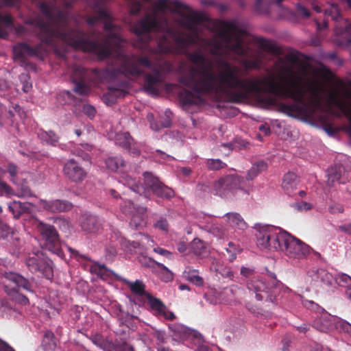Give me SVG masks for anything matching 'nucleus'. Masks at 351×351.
<instances>
[{
    "label": "nucleus",
    "mask_w": 351,
    "mask_h": 351,
    "mask_svg": "<svg viewBox=\"0 0 351 351\" xmlns=\"http://www.w3.org/2000/svg\"><path fill=\"white\" fill-rule=\"evenodd\" d=\"M187 58L195 66L179 77L182 85L194 93L183 89L179 99L183 106L199 105L204 103L203 96L214 95L217 100H227L239 104L250 95H260L268 93L272 95L260 97L259 101L266 106H277L279 112L290 117L302 112L305 105L306 90L302 78L289 70V83L281 84L274 78L253 76L241 78L239 68L229 62L218 59L220 68L217 73L213 70V63L200 52H191Z\"/></svg>",
    "instance_id": "f257e3e1"
},
{
    "label": "nucleus",
    "mask_w": 351,
    "mask_h": 351,
    "mask_svg": "<svg viewBox=\"0 0 351 351\" xmlns=\"http://www.w3.org/2000/svg\"><path fill=\"white\" fill-rule=\"evenodd\" d=\"M117 67L100 69H88L81 66H75L71 73V80L75 84L73 90L80 95H87L90 91L92 84L101 81L103 77L110 80L124 77H138L143 74L141 66L152 71V74L144 75V88L152 95H158V88L162 82V71L169 64L165 62H153L147 56L128 55L123 52H118L116 60Z\"/></svg>",
    "instance_id": "f03ea898"
},
{
    "label": "nucleus",
    "mask_w": 351,
    "mask_h": 351,
    "mask_svg": "<svg viewBox=\"0 0 351 351\" xmlns=\"http://www.w3.org/2000/svg\"><path fill=\"white\" fill-rule=\"evenodd\" d=\"M41 12L49 19L48 21L36 17L29 19L26 24L35 27L38 30V38L40 43L34 47L21 43L14 47L16 58L23 60L25 56H36L44 59L47 53L46 45L56 46V40H61L75 49L88 50L94 47L93 43L84 40V34L79 28L69 25L68 14L62 11L53 13L49 6L43 3L40 5Z\"/></svg>",
    "instance_id": "7ed1b4c3"
},
{
    "label": "nucleus",
    "mask_w": 351,
    "mask_h": 351,
    "mask_svg": "<svg viewBox=\"0 0 351 351\" xmlns=\"http://www.w3.org/2000/svg\"><path fill=\"white\" fill-rule=\"evenodd\" d=\"M132 31L141 40L144 47H147L152 40V32L162 34L156 41L157 47L150 49L155 54L172 53L173 49L171 39L181 47H185L191 43L189 38L171 27L166 19H159L155 14H147L136 21L132 26Z\"/></svg>",
    "instance_id": "20e7f679"
},
{
    "label": "nucleus",
    "mask_w": 351,
    "mask_h": 351,
    "mask_svg": "<svg viewBox=\"0 0 351 351\" xmlns=\"http://www.w3.org/2000/svg\"><path fill=\"white\" fill-rule=\"evenodd\" d=\"M256 237V245L259 248L280 251L291 258H304L311 250V248L301 240L274 226L260 227Z\"/></svg>",
    "instance_id": "39448f33"
},
{
    "label": "nucleus",
    "mask_w": 351,
    "mask_h": 351,
    "mask_svg": "<svg viewBox=\"0 0 351 351\" xmlns=\"http://www.w3.org/2000/svg\"><path fill=\"white\" fill-rule=\"evenodd\" d=\"M96 16L99 21H104V30L106 34L101 38L91 37L95 33L93 30L90 33H87L85 31L79 29L84 34V40L87 43H93L94 47L88 50H82L84 52H88L93 53L97 56L99 60H104L110 57L112 54V47H119L123 39L121 36V28L119 26L114 25L111 21V18L108 11L105 9L100 8L97 10Z\"/></svg>",
    "instance_id": "423d86ee"
},
{
    "label": "nucleus",
    "mask_w": 351,
    "mask_h": 351,
    "mask_svg": "<svg viewBox=\"0 0 351 351\" xmlns=\"http://www.w3.org/2000/svg\"><path fill=\"white\" fill-rule=\"evenodd\" d=\"M216 27L218 29L217 36L221 41L213 39L209 42L208 45L212 46L210 53L213 55H219L223 48L242 57H247L250 54L251 49L243 44L241 37L243 31L238 28L235 23L218 21Z\"/></svg>",
    "instance_id": "0eeeda50"
},
{
    "label": "nucleus",
    "mask_w": 351,
    "mask_h": 351,
    "mask_svg": "<svg viewBox=\"0 0 351 351\" xmlns=\"http://www.w3.org/2000/svg\"><path fill=\"white\" fill-rule=\"evenodd\" d=\"M144 183H139L138 180L126 175L124 178L125 184L133 191L139 195L146 196L147 189H150L158 197L169 199L174 196V191L167 186L162 183L158 178L154 176L151 173L145 172L143 174Z\"/></svg>",
    "instance_id": "6e6552de"
},
{
    "label": "nucleus",
    "mask_w": 351,
    "mask_h": 351,
    "mask_svg": "<svg viewBox=\"0 0 351 351\" xmlns=\"http://www.w3.org/2000/svg\"><path fill=\"white\" fill-rule=\"evenodd\" d=\"M25 265L32 274L38 273L48 280L53 277V262L42 250L34 249L29 253Z\"/></svg>",
    "instance_id": "1a4fd4ad"
},
{
    "label": "nucleus",
    "mask_w": 351,
    "mask_h": 351,
    "mask_svg": "<svg viewBox=\"0 0 351 351\" xmlns=\"http://www.w3.org/2000/svg\"><path fill=\"white\" fill-rule=\"evenodd\" d=\"M245 180L237 174H229L221 177L213 184L210 192L221 197H228L238 190H243Z\"/></svg>",
    "instance_id": "9d476101"
},
{
    "label": "nucleus",
    "mask_w": 351,
    "mask_h": 351,
    "mask_svg": "<svg viewBox=\"0 0 351 351\" xmlns=\"http://www.w3.org/2000/svg\"><path fill=\"white\" fill-rule=\"evenodd\" d=\"M38 228L43 241V247L60 257L63 256L64 253L59 234L55 227L50 224L40 222Z\"/></svg>",
    "instance_id": "9b49d317"
},
{
    "label": "nucleus",
    "mask_w": 351,
    "mask_h": 351,
    "mask_svg": "<svg viewBox=\"0 0 351 351\" xmlns=\"http://www.w3.org/2000/svg\"><path fill=\"white\" fill-rule=\"evenodd\" d=\"M275 283V279L268 280L263 277L257 276L247 281V287L250 292L255 294L256 300L271 301V293Z\"/></svg>",
    "instance_id": "f8f14e48"
},
{
    "label": "nucleus",
    "mask_w": 351,
    "mask_h": 351,
    "mask_svg": "<svg viewBox=\"0 0 351 351\" xmlns=\"http://www.w3.org/2000/svg\"><path fill=\"white\" fill-rule=\"evenodd\" d=\"M3 284L4 289L15 288L22 289L24 291L34 293V278H26L22 275L15 272H5L3 276Z\"/></svg>",
    "instance_id": "ddd939ff"
},
{
    "label": "nucleus",
    "mask_w": 351,
    "mask_h": 351,
    "mask_svg": "<svg viewBox=\"0 0 351 351\" xmlns=\"http://www.w3.org/2000/svg\"><path fill=\"white\" fill-rule=\"evenodd\" d=\"M324 14L337 23L335 26L336 34L343 37L346 43H351V22L342 18L337 5H331L325 10Z\"/></svg>",
    "instance_id": "4468645a"
},
{
    "label": "nucleus",
    "mask_w": 351,
    "mask_h": 351,
    "mask_svg": "<svg viewBox=\"0 0 351 351\" xmlns=\"http://www.w3.org/2000/svg\"><path fill=\"white\" fill-rule=\"evenodd\" d=\"M63 173L69 180L75 183L83 182L87 176L85 169L73 158L68 160L64 164Z\"/></svg>",
    "instance_id": "2eb2a0df"
},
{
    "label": "nucleus",
    "mask_w": 351,
    "mask_h": 351,
    "mask_svg": "<svg viewBox=\"0 0 351 351\" xmlns=\"http://www.w3.org/2000/svg\"><path fill=\"white\" fill-rule=\"evenodd\" d=\"M121 206V210L126 215H132V219L130 222V226L137 229L143 226L144 222V215L147 211L146 207L135 206L130 200L125 201Z\"/></svg>",
    "instance_id": "dca6fc26"
},
{
    "label": "nucleus",
    "mask_w": 351,
    "mask_h": 351,
    "mask_svg": "<svg viewBox=\"0 0 351 351\" xmlns=\"http://www.w3.org/2000/svg\"><path fill=\"white\" fill-rule=\"evenodd\" d=\"M327 176V185L331 187L336 183H346L350 178V172L342 165H335L328 169Z\"/></svg>",
    "instance_id": "f3484780"
},
{
    "label": "nucleus",
    "mask_w": 351,
    "mask_h": 351,
    "mask_svg": "<svg viewBox=\"0 0 351 351\" xmlns=\"http://www.w3.org/2000/svg\"><path fill=\"white\" fill-rule=\"evenodd\" d=\"M128 82L121 81L117 85H110L108 88V92L103 95L102 100L108 105L114 104L118 98L124 97L128 94Z\"/></svg>",
    "instance_id": "a211bd4d"
},
{
    "label": "nucleus",
    "mask_w": 351,
    "mask_h": 351,
    "mask_svg": "<svg viewBox=\"0 0 351 351\" xmlns=\"http://www.w3.org/2000/svg\"><path fill=\"white\" fill-rule=\"evenodd\" d=\"M38 204L44 210L54 213L66 212L70 210L73 207V204L69 201L61 199L50 201L40 199Z\"/></svg>",
    "instance_id": "6ab92c4d"
},
{
    "label": "nucleus",
    "mask_w": 351,
    "mask_h": 351,
    "mask_svg": "<svg viewBox=\"0 0 351 351\" xmlns=\"http://www.w3.org/2000/svg\"><path fill=\"white\" fill-rule=\"evenodd\" d=\"M80 227L86 233H97L101 228L99 219L93 215L85 214L80 217Z\"/></svg>",
    "instance_id": "aec40b11"
},
{
    "label": "nucleus",
    "mask_w": 351,
    "mask_h": 351,
    "mask_svg": "<svg viewBox=\"0 0 351 351\" xmlns=\"http://www.w3.org/2000/svg\"><path fill=\"white\" fill-rule=\"evenodd\" d=\"M33 207V204L29 202L12 201L8 204V210L14 219H19L24 213L30 214Z\"/></svg>",
    "instance_id": "412c9836"
},
{
    "label": "nucleus",
    "mask_w": 351,
    "mask_h": 351,
    "mask_svg": "<svg viewBox=\"0 0 351 351\" xmlns=\"http://www.w3.org/2000/svg\"><path fill=\"white\" fill-rule=\"evenodd\" d=\"M17 4V0H0V7H14ZM12 25V19L10 14L2 15L0 13V37L3 38L6 33L4 27H10Z\"/></svg>",
    "instance_id": "4be33fe9"
},
{
    "label": "nucleus",
    "mask_w": 351,
    "mask_h": 351,
    "mask_svg": "<svg viewBox=\"0 0 351 351\" xmlns=\"http://www.w3.org/2000/svg\"><path fill=\"white\" fill-rule=\"evenodd\" d=\"M298 184V178L294 173L288 172L284 175L282 187L289 195H293Z\"/></svg>",
    "instance_id": "5701e85b"
},
{
    "label": "nucleus",
    "mask_w": 351,
    "mask_h": 351,
    "mask_svg": "<svg viewBox=\"0 0 351 351\" xmlns=\"http://www.w3.org/2000/svg\"><path fill=\"white\" fill-rule=\"evenodd\" d=\"M253 41L258 48L269 53L278 54L280 52V49L277 45L273 44L266 38L263 37H254Z\"/></svg>",
    "instance_id": "b1692460"
},
{
    "label": "nucleus",
    "mask_w": 351,
    "mask_h": 351,
    "mask_svg": "<svg viewBox=\"0 0 351 351\" xmlns=\"http://www.w3.org/2000/svg\"><path fill=\"white\" fill-rule=\"evenodd\" d=\"M314 280L319 282L321 286L330 287L333 284L335 278L326 269H318L314 275Z\"/></svg>",
    "instance_id": "393cba45"
},
{
    "label": "nucleus",
    "mask_w": 351,
    "mask_h": 351,
    "mask_svg": "<svg viewBox=\"0 0 351 351\" xmlns=\"http://www.w3.org/2000/svg\"><path fill=\"white\" fill-rule=\"evenodd\" d=\"M90 271L91 274L97 275L101 279H107L112 275H114V272L107 268L105 265L99 264L97 262H93L90 267Z\"/></svg>",
    "instance_id": "a878e982"
},
{
    "label": "nucleus",
    "mask_w": 351,
    "mask_h": 351,
    "mask_svg": "<svg viewBox=\"0 0 351 351\" xmlns=\"http://www.w3.org/2000/svg\"><path fill=\"white\" fill-rule=\"evenodd\" d=\"M329 99L332 103H338L339 108L343 112L349 121L348 132L351 135V105L343 103L339 101L338 96L336 93H332L329 95Z\"/></svg>",
    "instance_id": "bb28decb"
},
{
    "label": "nucleus",
    "mask_w": 351,
    "mask_h": 351,
    "mask_svg": "<svg viewBox=\"0 0 351 351\" xmlns=\"http://www.w3.org/2000/svg\"><path fill=\"white\" fill-rule=\"evenodd\" d=\"M23 244L24 242L19 234L12 232L9 247L10 254L18 257L23 251Z\"/></svg>",
    "instance_id": "cd10ccee"
},
{
    "label": "nucleus",
    "mask_w": 351,
    "mask_h": 351,
    "mask_svg": "<svg viewBox=\"0 0 351 351\" xmlns=\"http://www.w3.org/2000/svg\"><path fill=\"white\" fill-rule=\"evenodd\" d=\"M105 164L108 169L114 172H121L125 166V162L121 156L108 157L105 160Z\"/></svg>",
    "instance_id": "c85d7f7f"
},
{
    "label": "nucleus",
    "mask_w": 351,
    "mask_h": 351,
    "mask_svg": "<svg viewBox=\"0 0 351 351\" xmlns=\"http://www.w3.org/2000/svg\"><path fill=\"white\" fill-rule=\"evenodd\" d=\"M224 217L227 218L228 223L239 230H245L247 227V223L240 214L237 213H228L224 215Z\"/></svg>",
    "instance_id": "c756f323"
},
{
    "label": "nucleus",
    "mask_w": 351,
    "mask_h": 351,
    "mask_svg": "<svg viewBox=\"0 0 351 351\" xmlns=\"http://www.w3.org/2000/svg\"><path fill=\"white\" fill-rule=\"evenodd\" d=\"M41 348L44 351H54L56 348V338L53 332L47 330L43 337Z\"/></svg>",
    "instance_id": "7c9ffc66"
},
{
    "label": "nucleus",
    "mask_w": 351,
    "mask_h": 351,
    "mask_svg": "<svg viewBox=\"0 0 351 351\" xmlns=\"http://www.w3.org/2000/svg\"><path fill=\"white\" fill-rule=\"evenodd\" d=\"M315 23L317 26V33L311 38V44L315 47H317L322 43L324 39V35L322 31L328 27V21L324 20L322 23H320L319 21H316Z\"/></svg>",
    "instance_id": "2f4dec72"
},
{
    "label": "nucleus",
    "mask_w": 351,
    "mask_h": 351,
    "mask_svg": "<svg viewBox=\"0 0 351 351\" xmlns=\"http://www.w3.org/2000/svg\"><path fill=\"white\" fill-rule=\"evenodd\" d=\"M38 136L42 141L43 143L53 146L56 145L59 139L58 135L51 130L48 132L40 130L38 133Z\"/></svg>",
    "instance_id": "473e14b6"
},
{
    "label": "nucleus",
    "mask_w": 351,
    "mask_h": 351,
    "mask_svg": "<svg viewBox=\"0 0 351 351\" xmlns=\"http://www.w3.org/2000/svg\"><path fill=\"white\" fill-rule=\"evenodd\" d=\"M125 282L129 287L131 291L135 295L147 296V293L145 292V285L142 281L139 280H136L134 282L125 280Z\"/></svg>",
    "instance_id": "72a5a7b5"
},
{
    "label": "nucleus",
    "mask_w": 351,
    "mask_h": 351,
    "mask_svg": "<svg viewBox=\"0 0 351 351\" xmlns=\"http://www.w3.org/2000/svg\"><path fill=\"white\" fill-rule=\"evenodd\" d=\"M184 276L188 281L196 286L201 287L204 285V279L199 276V272L196 269H189V270L184 271Z\"/></svg>",
    "instance_id": "f704fd0d"
},
{
    "label": "nucleus",
    "mask_w": 351,
    "mask_h": 351,
    "mask_svg": "<svg viewBox=\"0 0 351 351\" xmlns=\"http://www.w3.org/2000/svg\"><path fill=\"white\" fill-rule=\"evenodd\" d=\"M147 302L152 310L156 311L157 315L160 313H163V310L166 308L165 304L158 298H154L150 294H147Z\"/></svg>",
    "instance_id": "c9c22d12"
},
{
    "label": "nucleus",
    "mask_w": 351,
    "mask_h": 351,
    "mask_svg": "<svg viewBox=\"0 0 351 351\" xmlns=\"http://www.w3.org/2000/svg\"><path fill=\"white\" fill-rule=\"evenodd\" d=\"M5 292L9 295L12 299L16 302L25 305L29 303L27 297L19 293V290L15 288L5 289Z\"/></svg>",
    "instance_id": "e433bc0d"
},
{
    "label": "nucleus",
    "mask_w": 351,
    "mask_h": 351,
    "mask_svg": "<svg viewBox=\"0 0 351 351\" xmlns=\"http://www.w3.org/2000/svg\"><path fill=\"white\" fill-rule=\"evenodd\" d=\"M241 64L246 71H258L262 68L263 61L258 58H256L254 60L243 59L241 61Z\"/></svg>",
    "instance_id": "4c0bfd02"
},
{
    "label": "nucleus",
    "mask_w": 351,
    "mask_h": 351,
    "mask_svg": "<svg viewBox=\"0 0 351 351\" xmlns=\"http://www.w3.org/2000/svg\"><path fill=\"white\" fill-rule=\"evenodd\" d=\"M306 83L308 85V90L311 95L315 98H319L320 94L324 90L323 86L317 80H306Z\"/></svg>",
    "instance_id": "58836bf2"
},
{
    "label": "nucleus",
    "mask_w": 351,
    "mask_h": 351,
    "mask_svg": "<svg viewBox=\"0 0 351 351\" xmlns=\"http://www.w3.org/2000/svg\"><path fill=\"white\" fill-rule=\"evenodd\" d=\"M138 258V262L143 267L150 269L154 273L157 271L160 263L143 255L139 256Z\"/></svg>",
    "instance_id": "ea45409f"
},
{
    "label": "nucleus",
    "mask_w": 351,
    "mask_h": 351,
    "mask_svg": "<svg viewBox=\"0 0 351 351\" xmlns=\"http://www.w3.org/2000/svg\"><path fill=\"white\" fill-rule=\"evenodd\" d=\"M191 248L193 253L197 256H203L206 252L205 243L199 239H193L191 243Z\"/></svg>",
    "instance_id": "a19ab883"
},
{
    "label": "nucleus",
    "mask_w": 351,
    "mask_h": 351,
    "mask_svg": "<svg viewBox=\"0 0 351 351\" xmlns=\"http://www.w3.org/2000/svg\"><path fill=\"white\" fill-rule=\"evenodd\" d=\"M154 273L157 274L161 280L165 282H168L173 279L172 272L162 263L159 264L157 271Z\"/></svg>",
    "instance_id": "79ce46f5"
},
{
    "label": "nucleus",
    "mask_w": 351,
    "mask_h": 351,
    "mask_svg": "<svg viewBox=\"0 0 351 351\" xmlns=\"http://www.w3.org/2000/svg\"><path fill=\"white\" fill-rule=\"evenodd\" d=\"M116 141L123 147L128 148L130 146L132 138L128 132H124L117 135Z\"/></svg>",
    "instance_id": "37998d69"
},
{
    "label": "nucleus",
    "mask_w": 351,
    "mask_h": 351,
    "mask_svg": "<svg viewBox=\"0 0 351 351\" xmlns=\"http://www.w3.org/2000/svg\"><path fill=\"white\" fill-rule=\"evenodd\" d=\"M167 120L165 121V122H162L160 123V125H158V124H156L154 123L152 121L154 119V115L153 114H149L147 115V119L150 122V127L152 129L156 130V131H158L159 130H160L161 128H168V127H170L171 125V120L169 118L168 115L167 114Z\"/></svg>",
    "instance_id": "c03bdc74"
},
{
    "label": "nucleus",
    "mask_w": 351,
    "mask_h": 351,
    "mask_svg": "<svg viewBox=\"0 0 351 351\" xmlns=\"http://www.w3.org/2000/svg\"><path fill=\"white\" fill-rule=\"evenodd\" d=\"M6 171L9 173L10 177V180L16 184H19L18 180V174H19V169L16 165L13 163H9L6 167Z\"/></svg>",
    "instance_id": "a18cd8bd"
},
{
    "label": "nucleus",
    "mask_w": 351,
    "mask_h": 351,
    "mask_svg": "<svg viewBox=\"0 0 351 351\" xmlns=\"http://www.w3.org/2000/svg\"><path fill=\"white\" fill-rule=\"evenodd\" d=\"M291 207L298 212H306L313 208V205L306 202H299L291 204Z\"/></svg>",
    "instance_id": "49530a36"
},
{
    "label": "nucleus",
    "mask_w": 351,
    "mask_h": 351,
    "mask_svg": "<svg viewBox=\"0 0 351 351\" xmlns=\"http://www.w3.org/2000/svg\"><path fill=\"white\" fill-rule=\"evenodd\" d=\"M206 165L210 170H219L225 167L226 164L219 159H208Z\"/></svg>",
    "instance_id": "de8ad7c7"
},
{
    "label": "nucleus",
    "mask_w": 351,
    "mask_h": 351,
    "mask_svg": "<svg viewBox=\"0 0 351 351\" xmlns=\"http://www.w3.org/2000/svg\"><path fill=\"white\" fill-rule=\"evenodd\" d=\"M340 286H351V277L346 274H341L336 278Z\"/></svg>",
    "instance_id": "09e8293b"
},
{
    "label": "nucleus",
    "mask_w": 351,
    "mask_h": 351,
    "mask_svg": "<svg viewBox=\"0 0 351 351\" xmlns=\"http://www.w3.org/2000/svg\"><path fill=\"white\" fill-rule=\"evenodd\" d=\"M226 252L229 254L230 261H233L237 257V246L232 242L228 243V247L226 248Z\"/></svg>",
    "instance_id": "8fccbe9b"
},
{
    "label": "nucleus",
    "mask_w": 351,
    "mask_h": 351,
    "mask_svg": "<svg viewBox=\"0 0 351 351\" xmlns=\"http://www.w3.org/2000/svg\"><path fill=\"white\" fill-rule=\"evenodd\" d=\"M296 12L299 16L303 18H308L311 15L310 11L301 3L297 4Z\"/></svg>",
    "instance_id": "3c124183"
},
{
    "label": "nucleus",
    "mask_w": 351,
    "mask_h": 351,
    "mask_svg": "<svg viewBox=\"0 0 351 351\" xmlns=\"http://www.w3.org/2000/svg\"><path fill=\"white\" fill-rule=\"evenodd\" d=\"M154 227L164 232H167L169 228V223L166 219L161 217L155 223Z\"/></svg>",
    "instance_id": "603ef678"
},
{
    "label": "nucleus",
    "mask_w": 351,
    "mask_h": 351,
    "mask_svg": "<svg viewBox=\"0 0 351 351\" xmlns=\"http://www.w3.org/2000/svg\"><path fill=\"white\" fill-rule=\"evenodd\" d=\"M20 110V107L19 105L16 104L13 106V109H10L8 111L6 110V112H4V118L10 119L12 122V119L15 116L16 112H19Z\"/></svg>",
    "instance_id": "864d4df0"
},
{
    "label": "nucleus",
    "mask_w": 351,
    "mask_h": 351,
    "mask_svg": "<svg viewBox=\"0 0 351 351\" xmlns=\"http://www.w3.org/2000/svg\"><path fill=\"white\" fill-rule=\"evenodd\" d=\"M0 193L1 195H11L12 194V188L5 182L0 180Z\"/></svg>",
    "instance_id": "5fc2aeb1"
},
{
    "label": "nucleus",
    "mask_w": 351,
    "mask_h": 351,
    "mask_svg": "<svg viewBox=\"0 0 351 351\" xmlns=\"http://www.w3.org/2000/svg\"><path fill=\"white\" fill-rule=\"evenodd\" d=\"M91 340L93 343L99 347H103L105 344V340L102 335H95L92 337Z\"/></svg>",
    "instance_id": "6e6d98bb"
},
{
    "label": "nucleus",
    "mask_w": 351,
    "mask_h": 351,
    "mask_svg": "<svg viewBox=\"0 0 351 351\" xmlns=\"http://www.w3.org/2000/svg\"><path fill=\"white\" fill-rule=\"evenodd\" d=\"M83 111L89 117H93L96 113L95 108L90 105H84Z\"/></svg>",
    "instance_id": "4d7b16f0"
},
{
    "label": "nucleus",
    "mask_w": 351,
    "mask_h": 351,
    "mask_svg": "<svg viewBox=\"0 0 351 351\" xmlns=\"http://www.w3.org/2000/svg\"><path fill=\"white\" fill-rule=\"evenodd\" d=\"M154 252H155L156 253H157L158 254L164 256L168 258H171L172 256V254L170 252H169L167 250L163 249L162 247H155V248H154Z\"/></svg>",
    "instance_id": "13d9d810"
},
{
    "label": "nucleus",
    "mask_w": 351,
    "mask_h": 351,
    "mask_svg": "<svg viewBox=\"0 0 351 351\" xmlns=\"http://www.w3.org/2000/svg\"><path fill=\"white\" fill-rule=\"evenodd\" d=\"M304 306L313 311H315L319 308V305L311 300H305L303 302Z\"/></svg>",
    "instance_id": "bf43d9fd"
},
{
    "label": "nucleus",
    "mask_w": 351,
    "mask_h": 351,
    "mask_svg": "<svg viewBox=\"0 0 351 351\" xmlns=\"http://www.w3.org/2000/svg\"><path fill=\"white\" fill-rule=\"evenodd\" d=\"M253 167L256 169L258 170V173H261L265 170L267 169V165L266 162H263V161H259L258 162H256V164H254L253 165Z\"/></svg>",
    "instance_id": "052dcab7"
},
{
    "label": "nucleus",
    "mask_w": 351,
    "mask_h": 351,
    "mask_svg": "<svg viewBox=\"0 0 351 351\" xmlns=\"http://www.w3.org/2000/svg\"><path fill=\"white\" fill-rule=\"evenodd\" d=\"M254 269L242 267L241 268V274L245 277H249L254 274Z\"/></svg>",
    "instance_id": "680f3d73"
},
{
    "label": "nucleus",
    "mask_w": 351,
    "mask_h": 351,
    "mask_svg": "<svg viewBox=\"0 0 351 351\" xmlns=\"http://www.w3.org/2000/svg\"><path fill=\"white\" fill-rule=\"evenodd\" d=\"M159 315L163 316L166 319L173 320L176 318V315L171 311H167L166 308L163 310V313H160Z\"/></svg>",
    "instance_id": "e2e57ef3"
},
{
    "label": "nucleus",
    "mask_w": 351,
    "mask_h": 351,
    "mask_svg": "<svg viewBox=\"0 0 351 351\" xmlns=\"http://www.w3.org/2000/svg\"><path fill=\"white\" fill-rule=\"evenodd\" d=\"M258 170H256L253 166L248 171L247 174V180H252L258 174Z\"/></svg>",
    "instance_id": "0e129e2a"
},
{
    "label": "nucleus",
    "mask_w": 351,
    "mask_h": 351,
    "mask_svg": "<svg viewBox=\"0 0 351 351\" xmlns=\"http://www.w3.org/2000/svg\"><path fill=\"white\" fill-rule=\"evenodd\" d=\"M0 351H15L8 343L0 339Z\"/></svg>",
    "instance_id": "69168bd1"
},
{
    "label": "nucleus",
    "mask_w": 351,
    "mask_h": 351,
    "mask_svg": "<svg viewBox=\"0 0 351 351\" xmlns=\"http://www.w3.org/2000/svg\"><path fill=\"white\" fill-rule=\"evenodd\" d=\"M141 4L139 2H135L131 7V13L137 14L141 12Z\"/></svg>",
    "instance_id": "338daca9"
},
{
    "label": "nucleus",
    "mask_w": 351,
    "mask_h": 351,
    "mask_svg": "<svg viewBox=\"0 0 351 351\" xmlns=\"http://www.w3.org/2000/svg\"><path fill=\"white\" fill-rule=\"evenodd\" d=\"M177 250L180 252H184L187 250V244L184 241H180L177 244Z\"/></svg>",
    "instance_id": "774afa93"
}]
</instances>
